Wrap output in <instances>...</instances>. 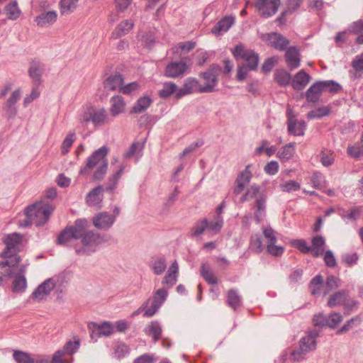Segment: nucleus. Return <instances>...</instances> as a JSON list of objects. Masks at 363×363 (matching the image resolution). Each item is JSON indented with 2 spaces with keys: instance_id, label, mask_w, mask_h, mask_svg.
Listing matches in <instances>:
<instances>
[{
  "instance_id": "nucleus-1",
  "label": "nucleus",
  "mask_w": 363,
  "mask_h": 363,
  "mask_svg": "<svg viewBox=\"0 0 363 363\" xmlns=\"http://www.w3.org/2000/svg\"><path fill=\"white\" fill-rule=\"evenodd\" d=\"M88 221L78 219L74 225L66 228L58 236L57 243L67 245L74 240H81L84 250L94 251L95 247L101 242V238L98 233L88 230Z\"/></svg>"
},
{
  "instance_id": "nucleus-2",
  "label": "nucleus",
  "mask_w": 363,
  "mask_h": 363,
  "mask_svg": "<svg viewBox=\"0 0 363 363\" xmlns=\"http://www.w3.org/2000/svg\"><path fill=\"white\" fill-rule=\"evenodd\" d=\"M108 149L103 146L94 151L86 160L84 167L81 170L82 174H86L95 169L93 174V180H102L107 172L108 161L106 156Z\"/></svg>"
},
{
  "instance_id": "nucleus-3",
  "label": "nucleus",
  "mask_w": 363,
  "mask_h": 363,
  "mask_svg": "<svg viewBox=\"0 0 363 363\" xmlns=\"http://www.w3.org/2000/svg\"><path fill=\"white\" fill-rule=\"evenodd\" d=\"M267 194L261 191L260 186L256 184L251 185L247 189L245 193L240 198L242 203L253 200L252 208L254 210V218L259 223L266 214Z\"/></svg>"
},
{
  "instance_id": "nucleus-4",
  "label": "nucleus",
  "mask_w": 363,
  "mask_h": 363,
  "mask_svg": "<svg viewBox=\"0 0 363 363\" xmlns=\"http://www.w3.org/2000/svg\"><path fill=\"white\" fill-rule=\"evenodd\" d=\"M45 223V203L43 201L28 206L25 211V218L18 220V225L27 228L31 225L40 226Z\"/></svg>"
},
{
  "instance_id": "nucleus-5",
  "label": "nucleus",
  "mask_w": 363,
  "mask_h": 363,
  "mask_svg": "<svg viewBox=\"0 0 363 363\" xmlns=\"http://www.w3.org/2000/svg\"><path fill=\"white\" fill-rule=\"evenodd\" d=\"M80 340L74 337L73 341H68L62 350H59L52 355L50 363H72L73 354L78 350Z\"/></svg>"
},
{
  "instance_id": "nucleus-6",
  "label": "nucleus",
  "mask_w": 363,
  "mask_h": 363,
  "mask_svg": "<svg viewBox=\"0 0 363 363\" xmlns=\"http://www.w3.org/2000/svg\"><path fill=\"white\" fill-rule=\"evenodd\" d=\"M233 55L237 60H242L245 62V66L251 70L257 69L259 57L254 50L246 48L242 45H238L233 50Z\"/></svg>"
},
{
  "instance_id": "nucleus-7",
  "label": "nucleus",
  "mask_w": 363,
  "mask_h": 363,
  "mask_svg": "<svg viewBox=\"0 0 363 363\" xmlns=\"http://www.w3.org/2000/svg\"><path fill=\"white\" fill-rule=\"evenodd\" d=\"M167 295L168 292L164 289H160L155 291L153 296L145 302L147 308L143 313V316L147 318L153 316L166 301Z\"/></svg>"
},
{
  "instance_id": "nucleus-8",
  "label": "nucleus",
  "mask_w": 363,
  "mask_h": 363,
  "mask_svg": "<svg viewBox=\"0 0 363 363\" xmlns=\"http://www.w3.org/2000/svg\"><path fill=\"white\" fill-rule=\"evenodd\" d=\"M0 256L5 259V260L0 262V268L7 267L4 271V276L6 277H11L13 275V272H18L19 267H17V266L21 262L20 256L16 252L8 250L1 252Z\"/></svg>"
},
{
  "instance_id": "nucleus-9",
  "label": "nucleus",
  "mask_w": 363,
  "mask_h": 363,
  "mask_svg": "<svg viewBox=\"0 0 363 363\" xmlns=\"http://www.w3.org/2000/svg\"><path fill=\"white\" fill-rule=\"evenodd\" d=\"M26 267V264L21 265L18 272H13V275L11 277L13 278L11 291L15 294H23L27 289Z\"/></svg>"
},
{
  "instance_id": "nucleus-10",
  "label": "nucleus",
  "mask_w": 363,
  "mask_h": 363,
  "mask_svg": "<svg viewBox=\"0 0 363 363\" xmlns=\"http://www.w3.org/2000/svg\"><path fill=\"white\" fill-rule=\"evenodd\" d=\"M354 305L355 301L350 298L349 291L346 289H342L333 293L330 296L328 301V306L330 308L337 306L352 307Z\"/></svg>"
},
{
  "instance_id": "nucleus-11",
  "label": "nucleus",
  "mask_w": 363,
  "mask_h": 363,
  "mask_svg": "<svg viewBox=\"0 0 363 363\" xmlns=\"http://www.w3.org/2000/svg\"><path fill=\"white\" fill-rule=\"evenodd\" d=\"M208 90H209L208 86L201 87V83L199 80L194 78H188L185 80L183 86L177 90V92L176 93V98L180 99L185 95L194 92H208Z\"/></svg>"
},
{
  "instance_id": "nucleus-12",
  "label": "nucleus",
  "mask_w": 363,
  "mask_h": 363,
  "mask_svg": "<svg viewBox=\"0 0 363 363\" xmlns=\"http://www.w3.org/2000/svg\"><path fill=\"white\" fill-rule=\"evenodd\" d=\"M187 57H182L179 62L172 61L165 67L164 75L170 78L182 76L188 69Z\"/></svg>"
},
{
  "instance_id": "nucleus-13",
  "label": "nucleus",
  "mask_w": 363,
  "mask_h": 363,
  "mask_svg": "<svg viewBox=\"0 0 363 363\" xmlns=\"http://www.w3.org/2000/svg\"><path fill=\"white\" fill-rule=\"evenodd\" d=\"M280 5V0H256L255 6L259 14L264 18L276 13Z\"/></svg>"
},
{
  "instance_id": "nucleus-14",
  "label": "nucleus",
  "mask_w": 363,
  "mask_h": 363,
  "mask_svg": "<svg viewBox=\"0 0 363 363\" xmlns=\"http://www.w3.org/2000/svg\"><path fill=\"white\" fill-rule=\"evenodd\" d=\"M22 95V90L18 88L11 94L9 99L4 104L3 109L8 118H14L18 112L17 102L21 99Z\"/></svg>"
},
{
  "instance_id": "nucleus-15",
  "label": "nucleus",
  "mask_w": 363,
  "mask_h": 363,
  "mask_svg": "<svg viewBox=\"0 0 363 363\" xmlns=\"http://www.w3.org/2000/svg\"><path fill=\"white\" fill-rule=\"evenodd\" d=\"M219 72L218 66H212L206 72L200 74L201 87L208 86V92H211L217 84V77Z\"/></svg>"
},
{
  "instance_id": "nucleus-16",
  "label": "nucleus",
  "mask_w": 363,
  "mask_h": 363,
  "mask_svg": "<svg viewBox=\"0 0 363 363\" xmlns=\"http://www.w3.org/2000/svg\"><path fill=\"white\" fill-rule=\"evenodd\" d=\"M262 39L265 41L268 45L279 50H284L289 44V41L278 33L263 34Z\"/></svg>"
},
{
  "instance_id": "nucleus-17",
  "label": "nucleus",
  "mask_w": 363,
  "mask_h": 363,
  "mask_svg": "<svg viewBox=\"0 0 363 363\" xmlns=\"http://www.w3.org/2000/svg\"><path fill=\"white\" fill-rule=\"evenodd\" d=\"M115 216L107 212H101L92 218L93 225L98 229L106 230L111 227L115 222Z\"/></svg>"
},
{
  "instance_id": "nucleus-18",
  "label": "nucleus",
  "mask_w": 363,
  "mask_h": 363,
  "mask_svg": "<svg viewBox=\"0 0 363 363\" xmlns=\"http://www.w3.org/2000/svg\"><path fill=\"white\" fill-rule=\"evenodd\" d=\"M250 168V165L246 166L245 170L238 174L235 182V187L233 189L234 194H240L243 191L246 185H247L250 183L251 178L252 177Z\"/></svg>"
},
{
  "instance_id": "nucleus-19",
  "label": "nucleus",
  "mask_w": 363,
  "mask_h": 363,
  "mask_svg": "<svg viewBox=\"0 0 363 363\" xmlns=\"http://www.w3.org/2000/svg\"><path fill=\"white\" fill-rule=\"evenodd\" d=\"M21 240L22 236L19 233H13L7 235L4 238V242L6 245V249L4 250L17 252L21 246Z\"/></svg>"
},
{
  "instance_id": "nucleus-20",
  "label": "nucleus",
  "mask_w": 363,
  "mask_h": 363,
  "mask_svg": "<svg viewBox=\"0 0 363 363\" xmlns=\"http://www.w3.org/2000/svg\"><path fill=\"white\" fill-rule=\"evenodd\" d=\"M110 113L115 117L125 112L126 104L121 96H114L111 99Z\"/></svg>"
},
{
  "instance_id": "nucleus-21",
  "label": "nucleus",
  "mask_w": 363,
  "mask_h": 363,
  "mask_svg": "<svg viewBox=\"0 0 363 363\" xmlns=\"http://www.w3.org/2000/svg\"><path fill=\"white\" fill-rule=\"evenodd\" d=\"M104 188L102 186H98L93 189L86 196V202L89 206H96L99 205L103 200Z\"/></svg>"
},
{
  "instance_id": "nucleus-22",
  "label": "nucleus",
  "mask_w": 363,
  "mask_h": 363,
  "mask_svg": "<svg viewBox=\"0 0 363 363\" xmlns=\"http://www.w3.org/2000/svg\"><path fill=\"white\" fill-rule=\"evenodd\" d=\"M200 274L203 279L211 285L217 284L218 278L208 263H202L200 267Z\"/></svg>"
},
{
  "instance_id": "nucleus-23",
  "label": "nucleus",
  "mask_w": 363,
  "mask_h": 363,
  "mask_svg": "<svg viewBox=\"0 0 363 363\" xmlns=\"http://www.w3.org/2000/svg\"><path fill=\"white\" fill-rule=\"evenodd\" d=\"M125 166L121 164L118 169L114 174L111 175L106 183L105 190L108 192L113 193L117 187L118 182L123 174Z\"/></svg>"
},
{
  "instance_id": "nucleus-24",
  "label": "nucleus",
  "mask_w": 363,
  "mask_h": 363,
  "mask_svg": "<svg viewBox=\"0 0 363 363\" xmlns=\"http://www.w3.org/2000/svg\"><path fill=\"white\" fill-rule=\"evenodd\" d=\"M286 62L291 69L297 68L300 65V54L295 47L289 48L285 54Z\"/></svg>"
},
{
  "instance_id": "nucleus-25",
  "label": "nucleus",
  "mask_w": 363,
  "mask_h": 363,
  "mask_svg": "<svg viewBox=\"0 0 363 363\" xmlns=\"http://www.w3.org/2000/svg\"><path fill=\"white\" fill-rule=\"evenodd\" d=\"M123 84V78L120 74H115L109 76L104 82V86L107 90L115 91L118 89Z\"/></svg>"
},
{
  "instance_id": "nucleus-26",
  "label": "nucleus",
  "mask_w": 363,
  "mask_h": 363,
  "mask_svg": "<svg viewBox=\"0 0 363 363\" xmlns=\"http://www.w3.org/2000/svg\"><path fill=\"white\" fill-rule=\"evenodd\" d=\"M318 334L315 331H310L306 335L302 337L299 342L301 347L308 352L315 349L316 346V337Z\"/></svg>"
},
{
  "instance_id": "nucleus-27",
  "label": "nucleus",
  "mask_w": 363,
  "mask_h": 363,
  "mask_svg": "<svg viewBox=\"0 0 363 363\" xmlns=\"http://www.w3.org/2000/svg\"><path fill=\"white\" fill-rule=\"evenodd\" d=\"M195 46L196 43L192 41L182 42L172 47L170 51L174 55V57H177L189 52Z\"/></svg>"
},
{
  "instance_id": "nucleus-28",
  "label": "nucleus",
  "mask_w": 363,
  "mask_h": 363,
  "mask_svg": "<svg viewBox=\"0 0 363 363\" xmlns=\"http://www.w3.org/2000/svg\"><path fill=\"white\" fill-rule=\"evenodd\" d=\"M234 18L232 16H225L220 20L212 28V33L215 35H220L226 32L233 24Z\"/></svg>"
},
{
  "instance_id": "nucleus-29",
  "label": "nucleus",
  "mask_w": 363,
  "mask_h": 363,
  "mask_svg": "<svg viewBox=\"0 0 363 363\" xmlns=\"http://www.w3.org/2000/svg\"><path fill=\"white\" fill-rule=\"evenodd\" d=\"M311 77L305 71L301 70L294 77L291 85L296 90L303 89L309 82Z\"/></svg>"
},
{
  "instance_id": "nucleus-30",
  "label": "nucleus",
  "mask_w": 363,
  "mask_h": 363,
  "mask_svg": "<svg viewBox=\"0 0 363 363\" xmlns=\"http://www.w3.org/2000/svg\"><path fill=\"white\" fill-rule=\"evenodd\" d=\"M178 272L179 266L177 262L175 261L172 264V265L169 268L167 274L164 277L162 284L167 285L169 288L174 286L177 280Z\"/></svg>"
},
{
  "instance_id": "nucleus-31",
  "label": "nucleus",
  "mask_w": 363,
  "mask_h": 363,
  "mask_svg": "<svg viewBox=\"0 0 363 363\" xmlns=\"http://www.w3.org/2000/svg\"><path fill=\"white\" fill-rule=\"evenodd\" d=\"M43 72V67L40 65L39 62L33 61L31 62L28 73L34 85L39 84L40 83Z\"/></svg>"
},
{
  "instance_id": "nucleus-32",
  "label": "nucleus",
  "mask_w": 363,
  "mask_h": 363,
  "mask_svg": "<svg viewBox=\"0 0 363 363\" xmlns=\"http://www.w3.org/2000/svg\"><path fill=\"white\" fill-rule=\"evenodd\" d=\"M145 140L144 141H138L134 142L129 149L125 151L124 153V157L125 158H131L133 157H135L136 160H138V159L142 156V152L143 150L145 147Z\"/></svg>"
},
{
  "instance_id": "nucleus-33",
  "label": "nucleus",
  "mask_w": 363,
  "mask_h": 363,
  "mask_svg": "<svg viewBox=\"0 0 363 363\" xmlns=\"http://www.w3.org/2000/svg\"><path fill=\"white\" fill-rule=\"evenodd\" d=\"M323 92L320 82H315L307 90L306 100L309 102L315 103L319 100Z\"/></svg>"
},
{
  "instance_id": "nucleus-34",
  "label": "nucleus",
  "mask_w": 363,
  "mask_h": 363,
  "mask_svg": "<svg viewBox=\"0 0 363 363\" xmlns=\"http://www.w3.org/2000/svg\"><path fill=\"white\" fill-rule=\"evenodd\" d=\"M133 26L134 24L131 21H123L113 30L111 37L116 39L126 35L133 28Z\"/></svg>"
},
{
  "instance_id": "nucleus-35",
  "label": "nucleus",
  "mask_w": 363,
  "mask_h": 363,
  "mask_svg": "<svg viewBox=\"0 0 363 363\" xmlns=\"http://www.w3.org/2000/svg\"><path fill=\"white\" fill-rule=\"evenodd\" d=\"M311 252L314 257H318L324 253L325 241L323 236H314L311 240Z\"/></svg>"
},
{
  "instance_id": "nucleus-36",
  "label": "nucleus",
  "mask_w": 363,
  "mask_h": 363,
  "mask_svg": "<svg viewBox=\"0 0 363 363\" xmlns=\"http://www.w3.org/2000/svg\"><path fill=\"white\" fill-rule=\"evenodd\" d=\"M226 303L228 306L235 311L241 306V298L237 291L235 289H230L228 291Z\"/></svg>"
},
{
  "instance_id": "nucleus-37",
  "label": "nucleus",
  "mask_w": 363,
  "mask_h": 363,
  "mask_svg": "<svg viewBox=\"0 0 363 363\" xmlns=\"http://www.w3.org/2000/svg\"><path fill=\"white\" fill-rule=\"evenodd\" d=\"M162 330L157 321H152L146 328V334L152 336L154 342H157L162 335Z\"/></svg>"
},
{
  "instance_id": "nucleus-38",
  "label": "nucleus",
  "mask_w": 363,
  "mask_h": 363,
  "mask_svg": "<svg viewBox=\"0 0 363 363\" xmlns=\"http://www.w3.org/2000/svg\"><path fill=\"white\" fill-rule=\"evenodd\" d=\"M92 114L93 116L91 122L94 125H102L107 122L108 116L104 108H96L94 107Z\"/></svg>"
},
{
  "instance_id": "nucleus-39",
  "label": "nucleus",
  "mask_w": 363,
  "mask_h": 363,
  "mask_svg": "<svg viewBox=\"0 0 363 363\" xmlns=\"http://www.w3.org/2000/svg\"><path fill=\"white\" fill-rule=\"evenodd\" d=\"M306 128V123L304 121H295L288 124V130L289 133L296 135L301 136L304 135V130Z\"/></svg>"
},
{
  "instance_id": "nucleus-40",
  "label": "nucleus",
  "mask_w": 363,
  "mask_h": 363,
  "mask_svg": "<svg viewBox=\"0 0 363 363\" xmlns=\"http://www.w3.org/2000/svg\"><path fill=\"white\" fill-rule=\"evenodd\" d=\"M13 357L16 363H36L38 360L35 356H32L26 352L15 350Z\"/></svg>"
},
{
  "instance_id": "nucleus-41",
  "label": "nucleus",
  "mask_w": 363,
  "mask_h": 363,
  "mask_svg": "<svg viewBox=\"0 0 363 363\" xmlns=\"http://www.w3.org/2000/svg\"><path fill=\"white\" fill-rule=\"evenodd\" d=\"M276 146H269V143L267 140H262L260 145L257 147L255 150L256 155H261L262 153H265L268 157L273 155L277 151Z\"/></svg>"
},
{
  "instance_id": "nucleus-42",
  "label": "nucleus",
  "mask_w": 363,
  "mask_h": 363,
  "mask_svg": "<svg viewBox=\"0 0 363 363\" xmlns=\"http://www.w3.org/2000/svg\"><path fill=\"white\" fill-rule=\"evenodd\" d=\"M323 284V279L320 274H318L314 277L311 279L308 286L311 294L313 296L319 295L320 294Z\"/></svg>"
},
{
  "instance_id": "nucleus-43",
  "label": "nucleus",
  "mask_w": 363,
  "mask_h": 363,
  "mask_svg": "<svg viewBox=\"0 0 363 363\" xmlns=\"http://www.w3.org/2000/svg\"><path fill=\"white\" fill-rule=\"evenodd\" d=\"M340 279L335 276H328L326 279L325 284L323 289V294L326 295L337 289L340 286Z\"/></svg>"
},
{
  "instance_id": "nucleus-44",
  "label": "nucleus",
  "mask_w": 363,
  "mask_h": 363,
  "mask_svg": "<svg viewBox=\"0 0 363 363\" xmlns=\"http://www.w3.org/2000/svg\"><path fill=\"white\" fill-rule=\"evenodd\" d=\"M152 100L148 96L140 98L132 108L131 113H140L145 111L151 104Z\"/></svg>"
},
{
  "instance_id": "nucleus-45",
  "label": "nucleus",
  "mask_w": 363,
  "mask_h": 363,
  "mask_svg": "<svg viewBox=\"0 0 363 363\" xmlns=\"http://www.w3.org/2000/svg\"><path fill=\"white\" fill-rule=\"evenodd\" d=\"M263 249L262 238L257 234L252 235L250 240L249 250L256 254H260Z\"/></svg>"
},
{
  "instance_id": "nucleus-46",
  "label": "nucleus",
  "mask_w": 363,
  "mask_h": 363,
  "mask_svg": "<svg viewBox=\"0 0 363 363\" xmlns=\"http://www.w3.org/2000/svg\"><path fill=\"white\" fill-rule=\"evenodd\" d=\"M295 150L294 143H289L282 147L277 152V157L281 161H286L293 157Z\"/></svg>"
},
{
  "instance_id": "nucleus-47",
  "label": "nucleus",
  "mask_w": 363,
  "mask_h": 363,
  "mask_svg": "<svg viewBox=\"0 0 363 363\" xmlns=\"http://www.w3.org/2000/svg\"><path fill=\"white\" fill-rule=\"evenodd\" d=\"M79 0H61L60 2V13L64 14H69L72 13L77 8Z\"/></svg>"
},
{
  "instance_id": "nucleus-48",
  "label": "nucleus",
  "mask_w": 363,
  "mask_h": 363,
  "mask_svg": "<svg viewBox=\"0 0 363 363\" xmlns=\"http://www.w3.org/2000/svg\"><path fill=\"white\" fill-rule=\"evenodd\" d=\"M320 160L325 167L332 165L335 161V153L331 150L323 149L320 153Z\"/></svg>"
},
{
  "instance_id": "nucleus-49",
  "label": "nucleus",
  "mask_w": 363,
  "mask_h": 363,
  "mask_svg": "<svg viewBox=\"0 0 363 363\" xmlns=\"http://www.w3.org/2000/svg\"><path fill=\"white\" fill-rule=\"evenodd\" d=\"M5 11L8 18L11 20L17 19L21 13V11L18 7V4L16 1L9 3L6 6Z\"/></svg>"
},
{
  "instance_id": "nucleus-50",
  "label": "nucleus",
  "mask_w": 363,
  "mask_h": 363,
  "mask_svg": "<svg viewBox=\"0 0 363 363\" xmlns=\"http://www.w3.org/2000/svg\"><path fill=\"white\" fill-rule=\"evenodd\" d=\"M177 92V85L174 83L166 82L163 84L162 89L159 91V96L161 98L166 99Z\"/></svg>"
},
{
  "instance_id": "nucleus-51",
  "label": "nucleus",
  "mask_w": 363,
  "mask_h": 363,
  "mask_svg": "<svg viewBox=\"0 0 363 363\" xmlns=\"http://www.w3.org/2000/svg\"><path fill=\"white\" fill-rule=\"evenodd\" d=\"M320 82L323 91H328L332 94H336L341 90V86L333 80H328Z\"/></svg>"
},
{
  "instance_id": "nucleus-52",
  "label": "nucleus",
  "mask_w": 363,
  "mask_h": 363,
  "mask_svg": "<svg viewBox=\"0 0 363 363\" xmlns=\"http://www.w3.org/2000/svg\"><path fill=\"white\" fill-rule=\"evenodd\" d=\"M75 139H76L75 133H69L67 135V136L65 138V140H63L62 146H61L62 155H65L69 152Z\"/></svg>"
},
{
  "instance_id": "nucleus-53",
  "label": "nucleus",
  "mask_w": 363,
  "mask_h": 363,
  "mask_svg": "<svg viewBox=\"0 0 363 363\" xmlns=\"http://www.w3.org/2000/svg\"><path fill=\"white\" fill-rule=\"evenodd\" d=\"M276 82L281 86L287 85L291 80V75L286 71L280 69L274 74Z\"/></svg>"
},
{
  "instance_id": "nucleus-54",
  "label": "nucleus",
  "mask_w": 363,
  "mask_h": 363,
  "mask_svg": "<svg viewBox=\"0 0 363 363\" xmlns=\"http://www.w3.org/2000/svg\"><path fill=\"white\" fill-rule=\"evenodd\" d=\"M45 297V281H43L32 293L30 298L34 301H40Z\"/></svg>"
},
{
  "instance_id": "nucleus-55",
  "label": "nucleus",
  "mask_w": 363,
  "mask_h": 363,
  "mask_svg": "<svg viewBox=\"0 0 363 363\" xmlns=\"http://www.w3.org/2000/svg\"><path fill=\"white\" fill-rule=\"evenodd\" d=\"M264 238L266 239V245L276 243L277 241V233L272 227L267 226L262 228Z\"/></svg>"
},
{
  "instance_id": "nucleus-56",
  "label": "nucleus",
  "mask_w": 363,
  "mask_h": 363,
  "mask_svg": "<svg viewBox=\"0 0 363 363\" xmlns=\"http://www.w3.org/2000/svg\"><path fill=\"white\" fill-rule=\"evenodd\" d=\"M330 113V108L329 106H323L308 112L307 116L310 119L321 118L323 116H328Z\"/></svg>"
},
{
  "instance_id": "nucleus-57",
  "label": "nucleus",
  "mask_w": 363,
  "mask_h": 363,
  "mask_svg": "<svg viewBox=\"0 0 363 363\" xmlns=\"http://www.w3.org/2000/svg\"><path fill=\"white\" fill-rule=\"evenodd\" d=\"M208 222L207 219H203L197 221L191 228V233L194 236L202 234L208 228Z\"/></svg>"
},
{
  "instance_id": "nucleus-58",
  "label": "nucleus",
  "mask_w": 363,
  "mask_h": 363,
  "mask_svg": "<svg viewBox=\"0 0 363 363\" xmlns=\"http://www.w3.org/2000/svg\"><path fill=\"white\" fill-rule=\"evenodd\" d=\"M361 320L359 317H355L348 320L344 325L336 332V334L340 335L348 332L352 328L359 325Z\"/></svg>"
},
{
  "instance_id": "nucleus-59",
  "label": "nucleus",
  "mask_w": 363,
  "mask_h": 363,
  "mask_svg": "<svg viewBox=\"0 0 363 363\" xmlns=\"http://www.w3.org/2000/svg\"><path fill=\"white\" fill-rule=\"evenodd\" d=\"M352 66L355 70L354 77L359 78L361 77V74L359 72L363 70V52L355 57L352 62Z\"/></svg>"
},
{
  "instance_id": "nucleus-60",
  "label": "nucleus",
  "mask_w": 363,
  "mask_h": 363,
  "mask_svg": "<svg viewBox=\"0 0 363 363\" xmlns=\"http://www.w3.org/2000/svg\"><path fill=\"white\" fill-rule=\"evenodd\" d=\"M347 155L353 158H358L363 156V146L359 144L349 145L347 149Z\"/></svg>"
},
{
  "instance_id": "nucleus-61",
  "label": "nucleus",
  "mask_w": 363,
  "mask_h": 363,
  "mask_svg": "<svg viewBox=\"0 0 363 363\" xmlns=\"http://www.w3.org/2000/svg\"><path fill=\"white\" fill-rule=\"evenodd\" d=\"M267 252L273 257H281L284 252V248L281 246L276 245V243L266 245Z\"/></svg>"
},
{
  "instance_id": "nucleus-62",
  "label": "nucleus",
  "mask_w": 363,
  "mask_h": 363,
  "mask_svg": "<svg viewBox=\"0 0 363 363\" xmlns=\"http://www.w3.org/2000/svg\"><path fill=\"white\" fill-rule=\"evenodd\" d=\"M342 321V316L338 313H333L327 317V326L330 328H336Z\"/></svg>"
},
{
  "instance_id": "nucleus-63",
  "label": "nucleus",
  "mask_w": 363,
  "mask_h": 363,
  "mask_svg": "<svg viewBox=\"0 0 363 363\" xmlns=\"http://www.w3.org/2000/svg\"><path fill=\"white\" fill-rule=\"evenodd\" d=\"M313 186L315 189L323 190L326 187V182L320 173H314L311 177Z\"/></svg>"
},
{
  "instance_id": "nucleus-64",
  "label": "nucleus",
  "mask_w": 363,
  "mask_h": 363,
  "mask_svg": "<svg viewBox=\"0 0 363 363\" xmlns=\"http://www.w3.org/2000/svg\"><path fill=\"white\" fill-rule=\"evenodd\" d=\"M308 353L307 351H305L302 347L299 345L298 347L294 349L290 355V359L292 361H301L303 359L305 355Z\"/></svg>"
}]
</instances>
